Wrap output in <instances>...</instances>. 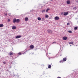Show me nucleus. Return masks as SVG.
I'll list each match as a JSON object with an SVG mask.
<instances>
[{"mask_svg": "<svg viewBox=\"0 0 78 78\" xmlns=\"http://www.w3.org/2000/svg\"><path fill=\"white\" fill-rule=\"evenodd\" d=\"M73 9L74 10H76V7H74L73 8Z\"/></svg>", "mask_w": 78, "mask_h": 78, "instance_id": "obj_23", "label": "nucleus"}, {"mask_svg": "<svg viewBox=\"0 0 78 78\" xmlns=\"http://www.w3.org/2000/svg\"><path fill=\"white\" fill-rule=\"evenodd\" d=\"M60 56H61V55Z\"/></svg>", "mask_w": 78, "mask_h": 78, "instance_id": "obj_33", "label": "nucleus"}, {"mask_svg": "<svg viewBox=\"0 0 78 78\" xmlns=\"http://www.w3.org/2000/svg\"><path fill=\"white\" fill-rule=\"evenodd\" d=\"M18 55H22V54L20 52L19 53H18Z\"/></svg>", "mask_w": 78, "mask_h": 78, "instance_id": "obj_25", "label": "nucleus"}, {"mask_svg": "<svg viewBox=\"0 0 78 78\" xmlns=\"http://www.w3.org/2000/svg\"><path fill=\"white\" fill-rule=\"evenodd\" d=\"M5 62H3V64H5Z\"/></svg>", "mask_w": 78, "mask_h": 78, "instance_id": "obj_31", "label": "nucleus"}, {"mask_svg": "<svg viewBox=\"0 0 78 78\" xmlns=\"http://www.w3.org/2000/svg\"><path fill=\"white\" fill-rule=\"evenodd\" d=\"M28 18L26 17L25 18V21H28Z\"/></svg>", "mask_w": 78, "mask_h": 78, "instance_id": "obj_9", "label": "nucleus"}, {"mask_svg": "<svg viewBox=\"0 0 78 78\" xmlns=\"http://www.w3.org/2000/svg\"><path fill=\"white\" fill-rule=\"evenodd\" d=\"M4 25L3 24H0V27H3Z\"/></svg>", "mask_w": 78, "mask_h": 78, "instance_id": "obj_13", "label": "nucleus"}, {"mask_svg": "<svg viewBox=\"0 0 78 78\" xmlns=\"http://www.w3.org/2000/svg\"><path fill=\"white\" fill-rule=\"evenodd\" d=\"M48 15H46L45 16V18H48Z\"/></svg>", "mask_w": 78, "mask_h": 78, "instance_id": "obj_20", "label": "nucleus"}, {"mask_svg": "<svg viewBox=\"0 0 78 78\" xmlns=\"http://www.w3.org/2000/svg\"><path fill=\"white\" fill-rule=\"evenodd\" d=\"M5 14L6 16H8V14L7 13H5Z\"/></svg>", "mask_w": 78, "mask_h": 78, "instance_id": "obj_27", "label": "nucleus"}, {"mask_svg": "<svg viewBox=\"0 0 78 78\" xmlns=\"http://www.w3.org/2000/svg\"><path fill=\"white\" fill-rule=\"evenodd\" d=\"M63 62H64L63 60H61L60 61V62H62V63H63Z\"/></svg>", "mask_w": 78, "mask_h": 78, "instance_id": "obj_22", "label": "nucleus"}, {"mask_svg": "<svg viewBox=\"0 0 78 78\" xmlns=\"http://www.w3.org/2000/svg\"><path fill=\"white\" fill-rule=\"evenodd\" d=\"M63 61H66V60H67V59L66 58H63Z\"/></svg>", "mask_w": 78, "mask_h": 78, "instance_id": "obj_12", "label": "nucleus"}, {"mask_svg": "<svg viewBox=\"0 0 78 78\" xmlns=\"http://www.w3.org/2000/svg\"><path fill=\"white\" fill-rule=\"evenodd\" d=\"M10 20H10V19H8V22H10Z\"/></svg>", "mask_w": 78, "mask_h": 78, "instance_id": "obj_21", "label": "nucleus"}, {"mask_svg": "<svg viewBox=\"0 0 78 78\" xmlns=\"http://www.w3.org/2000/svg\"><path fill=\"white\" fill-rule=\"evenodd\" d=\"M9 55L11 56V55H13V53H12V52H10L9 53Z\"/></svg>", "mask_w": 78, "mask_h": 78, "instance_id": "obj_10", "label": "nucleus"}, {"mask_svg": "<svg viewBox=\"0 0 78 78\" xmlns=\"http://www.w3.org/2000/svg\"><path fill=\"white\" fill-rule=\"evenodd\" d=\"M69 12H66L64 13L63 15L64 16H67Z\"/></svg>", "mask_w": 78, "mask_h": 78, "instance_id": "obj_2", "label": "nucleus"}, {"mask_svg": "<svg viewBox=\"0 0 78 78\" xmlns=\"http://www.w3.org/2000/svg\"><path fill=\"white\" fill-rule=\"evenodd\" d=\"M57 78H61V77H57Z\"/></svg>", "mask_w": 78, "mask_h": 78, "instance_id": "obj_28", "label": "nucleus"}, {"mask_svg": "<svg viewBox=\"0 0 78 78\" xmlns=\"http://www.w3.org/2000/svg\"><path fill=\"white\" fill-rule=\"evenodd\" d=\"M55 19L56 20H58L59 19V17L58 16H56L55 18Z\"/></svg>", "mask_w": 78, "mask_h": 78, "instance_id": "obj_3", "label": "nucleus"}, {"mask_svg": "<svg viewBox=\"0 0 78 78\" xmlns=\"http://www.w3.org/2000/svg\"><path fill=\"white\" fill-rule=\"evenodd\" d=\"M21 37H22L21 35H18L16 37V39H19V38H20Z\"/></svg>", "mask_w": 78, "mask_h": 78, "instance_id": "obj_5", "label": "nucleus"}, {"mask_svg": "<svg viewBox=\"0 0 78 78\" xmlns=\"http://www.w3.org/2000/svg\"><path fill=\"white\" fill-rule=\"evenodd\" d=\"M70 46H72V45H70Z\"/></svg>", "mask_w": 78, "mask_h": 78, "instance_id": "obj_32", "label": "nucleus"}, {"mask_svg": "<svg viewBox=\"0 0 78 78\" xmlns=\"http://www.w3.org/2000/svg\"><path fill=\"white\" fill-rule=\"evenodd\" d=\"M69 44H73V42H69Z\"/></svg>", "mask_w": 78, "mask_h": 78, "instance_id": "obj_15", "label": "nucleus"}, {"mask_svg": "<svg viewBox=\"0 0 78 78\" xmlns=\"http://www.w3.org/2000/svg\"><path fill=\"white\" fill-rule=\"evenodd\" d=\"M45 10H44L42 11V12H45Z\"/></svg>", "mask_w": 78, "mask_h": 78, "instance_id": "obj_26", "label": "nucleus"}, {"mask_svg": "<svg viewBox=\"0 0 78 78\" xmlns=\"http://www.w3.org/2000/svg\"><path fill=\"white\" fill-rule=\"evenodd\" d=\"M48 31L49 33H52V31H51L50 30H48Z\"/></svg>", "mask_w": 78, "mask_h": 78, "instance_id": "obj_11", "label": "nucleus"}, {"mask_svg": "<svg viewBox=\"0 0 78 78\" xmlns=\"http://www.w3.org/2000/svg\"><path fill=\"white\" fill-rule=\"evenodd\" d=\"M70 1L69 0H68L67 1V4L68 5H69V4H70Z\"/></svg>", "mask_w": 78, "mask_h": 78, "instance_id": "obj_8", "label": "nucleus"}, {"mask_svg": "<svg viewBox=\"0 0 78 78\" xmlns=\"http://www.w3.org/2000/svg\"><path fill=\"white\" fill-rule=\"evenodd\" d=\"M12 30H16V26H13L12 27Z\"/></svg>", "mask_w": 78, "mask_h": 78, "instance_id": "obj_6", "label": "nucleus"}, {"mask_svg": "<svg viewBox=\"0 0 78 78\" xmlns=\"http://www.w3.org/2000/svg\"><path fill=\"white\" fill-rule=\"evenodd\" d=\"M37 19L38 20H41V18L40 17H38L37 18Z\"/></svg>", "mask_w": 78, "mask_h": 78, "instance_id": "obj_16", "label": "nucleus"}, {"mask_svg": "<svg viewBox=\"0 0 78 78\" xmlns=\"http://www.w3.org/2000/svg\"><path fill=\"white\" fill-rule=\"evenodd\" d=\"M20 22V20L19 19H16V18H15L13 19V23H16H16H18V22Z\"/></svg>", "mask_w": 78, "mask_h": 78, "instance_id": "obj_1", "label": "nucleus"}, {"mask_svg": "<svg viewBox=\"0 0 78 78\" xmlns=\"http://www.w3.org/2000/svg\"><path fill=\"white\" fill-rule=\"evenodd\" d=\"M44 20H45V19L44 18H42V19H41V20L42 21H43Z\"/></svg>", "mask_w": 78, "mask_h": 78, "instance_id": "obj_24", "label": "nucleus"}, {"mask_svg": "<svg viewBox=\"0 0 78 78\" xmlns=\"http://www.w3.org/2000/svg\"><path fill=\"white\" fill-rule=\"evenodd\" d=\"M74 30H77V29H78V28H77V27H74Z\"/></svg>", "mask_w": 78, "mask_h": 78, "instance_id": "obj_17", "label": "nucleus"}, {"mask_svg": "<svg viewBox=\"0 0 78 78\" xmlns=\"http://www.w3.org/2000/svg\"><path fill=\"white\" fill-rule=\"evenodd\" d=\"M51 65H50L48 66V68H49V69H51Z\"/></svg>", "mask_w": 78, "mask_h": 78, "instance_id": "obj_14", "label": "nucleus"}, {"mask_svg": "<svg viewBox=\"0 0 78 78\" xmlns=\"http://www.w3.org/2000/svg\"><path fill=\"white\" fill-rule=\"evenodd\" d=\"M49 10V9H46V12H48V11Z\"/></svg>", "mask_w": 78, "mask_h": 78, "instance_id": "obj_19", "label": "nucleus"}, {"mask_svg": "<svg viewBox=\"0 0 78 78\" xmlns=\"http://www.w3.org/2000/svg\"><path fill=\"white\" fill-rule=\"evenodd\" d=\"M34 48V46L33 45H31L30 46V48L31 49H33Z\"/></svg>", "mask_w": 78, "mask_h": 78, "instance_id": "obj_7", "label": "nucleus"}, {"mask_svg": "<svg viewBox=\"0 0 78 78\" xmlns=\"http://www.w3.org/2000/svg\"><path fill=\"white\" fill-rule=\"evenodd\" d=\"M63 39L64 41H66L67 39V37H63Z\"/></svg>", "mask_w": 78, "mask_h": 78, "instance_id": "obj_4", "label": "nucleus"}, {"mask_svg": "<svg viewBox=\"0 0 78 78\" xmlns=\"http://www.w3.org/2000/svg\"><path fill=\"white\" fill-rule=\"evenodd\" d=\"M55 43H56V42L54 41V42H53V44H55Z\"/></svg>", "mask_w": 78, "mask_h": 78, "instance_id": "obj_29", "label": "nucleus"}, {"mask_svg": "<svg viewBox=\"0 0 78 78\" xmlns=\"http://www.w3.org/2000/svg\"><path fill=\"white\" fill-rule=\"evenodd\" d=\"M69 23H67V25H69Z\"/></svg>", "mask_w": 78, "mask_h": 78, "instance_id": "obj_30", "label": "nucleus"}, {"mask_svg": "<svg viewBox=\"0 0 78 78\" xmlns=\"http://www.w3.org/2000/svg\"><path fill=\"white\" fill-rule=\"evenodd\" d=\"M68 33H72V31H71V30H69L68 31Z\"/></svg>", "mask_w": 78, "mask_h": 78, "instance_id": "obj_18", "label": "nucleus"}]
</instances>
